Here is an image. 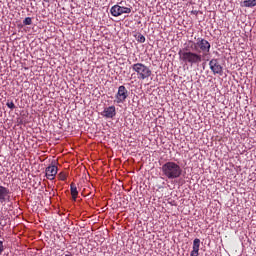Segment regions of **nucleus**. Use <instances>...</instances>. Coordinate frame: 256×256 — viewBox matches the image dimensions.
<instances>
[{
	"label": "nucleus",
	"mask_w": 256,
	"mask_h": 256,
	"mask_svg": "<svg viewBox=\"0 0 256 256\" xmlns=\"http://www.w3.org/2000/svg\"><path fill=\"white\" fill-rule=\"evenodd\" d=\"M211 52V43L205 38H197L196 42L188 40L184 43V47L178 51L179 60L184 65L190 67H199L203 63V58L207 57V54Z\"/></svg>",
	"instance_id": "f257e3e1"
},
{
	"label": "nucleus",
	"mask_w": 256,
	"mask_h": 256,
	"mask_svg": "<svg viewBox=\"0 0 256 256\" xmlns=\"http://www.w3.org/2000/svg\"><path fill=\"white\" fill-rule=\"evenodd\" d=\"M6 106L8 109H11L12 111H13V109L16 108L15 103H13V101H9V100L6 103Z\"/></svg>",
	"instance_id": "dca6fc26"
},
{
	"label": "nucleus",
	"mask_w": 256,
	"mask_h": 256,
	"mask_svg": "<svg viewBox=\"0 0 256 256\" xmlns=\"http://www.w3.org/2000/svg\"><path fill=\"white\" fill-rule=\"evenodd\" d=\"M209 67L214 75H223V66L219 64L218 59L213 58L212 60H210Z\"/></svg>",
	"instance_id": "423d86ee"
},
{
	"label": "nucleus",
	"mask_w": 256,
	"mask_h": 256,
	"mask_svg": "<svg viewBox=\"0 0 256 256\" xmlns=\"http://www.w3.org/2000/svg\"><path fill=\"white\" fill-rule=\"evenodd\" d=\"M102 117H105L106 119H113L115 115H117V109L115 106H109L104 108V110L101 113Z\"/></svg>",
	"instance_id": "6e6552de"
},
{
	"label": "nucleus",
	"mask_w": 256,
	"mask_h": 256,
	"mask_svg": "<svg viewBox=\"0 0 256 256\" xmlns=\"http://www.w3.org/2000/svg\"><path fill=\"white\" fill-rule=\"evenodd\" d=\"M132 7H125V6H120L119 4H116L111 7L110 13L112 17H121V15L129 14L132 11Z\"/></svg>",
	"instance_id": "20e7f679"
},
{
	"label": "nucleus",
	"mask_w": 256,
	"mask_h": 256,
	"mask_svg": "<svg viewBox=\"0 0 256 256\" xmlns=\"http://www.w3.org/2000/svg\"><path fill=\"white\" fill-rule=\"evenodd\" d=\"M162 175L166 179H179L183 175L181 166L173 161L166 162L161 167Z\"/></svg>",
	"instance_id": "f03ea898"
},
{
	"label": "nucleus",
	"mask_w": 256,
	"mask_h": 256,
	"mask_svg": "<svg viewBox=\"0 0 256 256\" xmlns=\"http://www.w3.org/2000/svg\"><path fill=\"white\" fill-rule=\"evenodd\" d=\"M199 247H201V240L199 238H195L190 256H199Z\"/></svg>",
	"instance_id": "9d476101"
},
{
	"label": "nucleus",
	"mask_w": 256,
	"mask_h": 256,
	"mask_svg": "<svg viewBox=\"0 0 256 256\" xmlns=\"http://www.w3.org/2000/svg\"><path fill=\"white\" fill-rule=\"evenodd\" d=\"M136 39H137L138 43H145V37L141 33H138L136 35Z\"/></svg>",
	"instance_id": "ddd939ff"
},
{
	"label": "nucleus",
	"mask_w": 256,
	"mask_h": 256,
	"mask_svg": "<svg viewBox=\"0 0 256 256\" xmlns=\"http://www.w3.org/2000/svg\"><path fill=\"white\" fill-rule=\"evenodd\" d=\"M70 191L73 201H77V197L79 196V191H77V186L75 183L70 184Z\"/></svg>",
	"instance_id": "9b49d317"
},
{
	"label": "nucleus",
	"mask_w": 256,
	"mask_h": 256,
	"mask_svg": "<svg viewBox=\"0 0 256 256\" xmlns=\"http://www.w3.org/2000/svg\"><path fill=\"white\" fill-rule=\"evenodd\" d=\"M131 69L134 71V73H136L139 81H145V79H149V77L153 75L151 68L143 63H135L131 66Z\"/></svg>",
	"instance_id": "7ed1b4c3"
},
{
	"label": "nucleus",
	"mask_w": 256,
	"mask_h": 256,
	"mask_svg": "<svg viewBox=\"0 0 256 256\" xmlns=\"http://www.w3.org/2000/svg\"><path fill=\"white\" fill-rule=\"evenodd\" d=\"M127 97H129V90H127V88L123 85L119 86L115 95L114 103H117V105L125 103V101H127Z\"/></svg>",
	"instance_id": "39448f33"
},
{
	"label": "nucleus",
	"mask_w": 256,
	"mask_h": 256,
	"mask_svg": "<svg viewBox=\"0 0 256 256\" xmlns=\"http://www.w3.org/2000/svg\"><path fill=\"white\" fill-rule=\"evenodd\" d=\"M45 171H46V178L49 179L50 181H53V179H55L57 175L58 168L55 165H51V166H48Z\"/></svg>",
	"instance_id": "1a4fd4ad"
},
{
	"label": "nucleus",
	"mask_w": 256,
	"mask_h": 256,
	"mask_svg": "<svg viewBox=\"0 0 256 256\" xmlns=\"http://www.w3.org/2000/svg\"><path fill=\"white\" fill-rule=\"evenodd\" d=\"M11 199V191L9 188L0 185V203H7Z\"/></svg>",
	"instance_id": "0eeeda50"
},
{
	"label": "nucleus",
	"mask_w": 256,
	"mask_h": 256,
	"mask_svg": "<svg viewBox=\"0 0 256 256\" xmlns=\"http://www.w3.org/2000/svg\"><path fill=\"white\" fill-rule=\"evenodd\" d=\"M33 24V19L31 17H26L23 20V25H32Z\"/></svg>",
	"instance_id": "2eb2a0df"
},
{
	"label": "nucleus",
	"mask_w": 256,
	"mask_h": 256,
	"mask_svg": "<svg viewBox=\"0 0 256 256\" xmlns=\"http://www.w3.org/2000/svg\"><path fill=\"white\" fill-rule=\"evenodd\" d=\"M241 7L253 8L256 7V0H245L241 3Z\"/></svg>",
	"instance_id": "f8f14e48"
},
{
	"label": "nucleus",
	"mask_w": 256,
	"mask_h": 256,
	"mask_svg": "<svg viewBox=\"0 0 256 256\" xmlns=\"http://www.w3.org/2000/svg\"><path fill=\"white\" fill-rule=\"evenodd\" d=\"M58 179H59L60 181H66V180H67V174H66L65 172H60V173L58 174Z\"/></svg>",
	"instance_id": "4468645a"
},
{
	"label": "nucleus",
	"mask_w": 256,
	"mask_h": 256,
	"mask_svg": "<svg viewBox=\"0 0 256 256\" xmlns=\"http://www.w3.org/2000/svg\"><path fill=\"white\" fill-rule=\"evenodd\" d=\"M5 251V246H3V241L0 240V255Z\"/></svg>",
	"instance_id": "f3484780"
}]
</instances>
